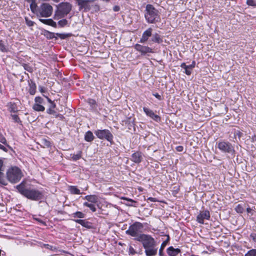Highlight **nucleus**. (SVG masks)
<instances>
[{"label": "nucleus", "instance_id": "1", "mask_svg": "<svg viewBox=\"0 0 256 256\" xmlns=\"http://www.w3.org/2000/svg\"><path fill=\"white\" fill-rule=\"evenodd\" d=\"M6 178L12 184L18 182L24 176L21 170L17 166H12L6 172Z\"/></svg>", "mask_w": 256, "mask_h": 256}, {"label": "nucleus", "instance_id": "2", "mask_svg": "<svg viewBox=\"0 0 256 256\" xmlns=\"http://www.w3.org/2000/svg\"><path fill=\"white\" fill-rule=\"evenodd\" d=\"M145 18L148 23L153 24L160 20L158 11L152 5L148 4L146 6Z\"/></svg>", "mask_w": 256, "mask_h": 256}, {"label": "nucleus", "instance_id": "3", "mask_svg": "<svg viewBox=\"0 0 256 256\" xmlns=\"http://www.w3.org/2000/svg\"><path fill=\"white\" fill-rule=\"evenodd\" d=\"M56 12V16L58 18H61L66 16L72 10V6L68 2H62L58 6Z\"/></svg>", "mask_w": 256, "mask_h": 256}, {"label": "nucleus", "instance_id": "4", "mask_svg": "<svg viewBox=\"0 0 256 256\" xmlns=\"http://www.w3.org/2000/svg\"><path fill=\"white\" fill-rule=\"evenodd\" d=\"M143 227V224L142 223L135 222L129 226L128 230L126 231V233L132 236L135 237V238H138L140 234L139 233L142 232Z\"/></svg>", "mask_w": 256, "mask_h": 256}, {"label": "nucleus", "instance_id": "5", "mask_svg": "<svg viewBox=\"0 0 256 256\" xmlns=\"http://www.w3.org/2000/svg\"><path fill=\"white\" fill-rule=\"evenodd\" d=\"M134 240L142 242L144 248H146L154 245L156 242L151 236L144 234H140L138 238H134Z\"/></svg>", "mask_w": 256, "mask_h": 256}, {"label": "nucleus", "instance_id": "6", "mask_svg": "<svg viewBox=\"0 0 256 256\" xmlns=\"http://www.w3.org/2000/svg\"><path fill=\"white\" fill-rule=\"evenodd\" d=\"M52 12V7L46 3L42 4L38 8L36 16L38 17H49Z\"/></svg>", "mask_w": 256, "mask_h": 256}, {"label": "nucleus", "instance_id": "7", "mask_svg": "<svg viewBox=\"0 0 256 256\" xmlns=\"http://www.w3.org/2000/svg\"><path fill=\"white\" fill-rule=\"evenodd\" d=\"M43 192L36 189L29 188L25 197L32 200H38L43 198Z\"/></svg>", "mask_w": 256, "mask_h": 256}, {"label": "nucleus", "instance_id": "8", "mask_svg": "<svg viewBox=\"0 0 256 256\" xmlns=\"http://www.w3.org/2000/svg\"><path fill=\"white\" fill-rule=\"evenodd\" d=\"M94 134L101 140L105 139L110 142H112L113 140V136L108 130H98L94 132Z\"/></svg>", "mask_w": 256, "mask_h": 256}, {"label": "nucleus", "instance_id": "9", "mask_svg": "<svg viewBox=\"0 0 256 256\" xmlns=\"http://www.w3.org/2000/svg\"><path fill=\"white\" fill-rule=\"evenodd\" d=\"M218 148L220 150L224 152L232 153L234 152V149L232 145L228 142L222 141L218 144Z\"/></svg>", "mask_w": 256, "mask_h": 256}, {"label": "nucleus", "instance_id": "10", "mask_svg": "<svg viewBox=\"0 0 256 256\" xmlns=\"http://www.w3.org/2000/svg\"><path fill=\"white\" fill-rule=\"evenodd\" d=\"M134 48L140 52L142 56L148 55L149 53H152L153 51L152 48L148 46H144L140 44H136L134 46Z\"/></svg>", "mask_w": 256, "mask_h": 256}, {"label": "nucleus", "instance_id": "11", "mask_svg": "<svg viewBox=\"0 0 256 256\" xmlns=\"http://www.w3.org/2000/svg\"><path fill=\"white\" fill-rule=\"evenodd\" d=\"M157 243H155L154 245L148 246L144 249V252L146 256H154L158 252V248L157 247Z\"/></svg>", "mask_w": 256, "mask_h": 256}, {"label": "nucleus", "instance_id": "12", "mask_svg": "<svg viewBox=\"0 0 256 256\" xmlns=\"http://www.w3.org/2000/svg\"><path fill=\"white\" fill-rule=\"evenodd\" d=\"M210 218V212L208 210L201 212L196 217V220L200 224H203L204 220H209Z\"/></svg>", "mask_w": 256, "mask_h": 256}, {"label": "nucleus", "instance_id": "13", "mask_svg": "<svg viewBox=\"0 0 256 256\" xmlns=\"http://www.w3.org/2000/svg\"><path fill=\"white\" fill-rule=\"evenodd\" d=\"M143 154L140 151H137L132 154L130 160L132 162H134V163L140 164L142 162L143 160Z\"/></svg>", "mask_w": 256, "mask_h": 256}, {"label": "nucleus", "instance_id": "14", "mask_svg": "<svg viewBox=\"0 0 256 256\" xmlns=\"http://www.w3.org/2000/svg\"><path fill=\"white\" fill-rule=\"evenodd\" d=\"M46 98H47L48 102L50 104L49 108L46 110L47 113L50 114H54L56 116V117H58L60 116H61V117H62V116L59 114H57L56 112L54 110L56 106V104L54 102H52L48 97H46Z\"/></svg>", "mask_w": 256, "mask_h": 256}, {"label": "nucleus", "instance_id": "15", "mask_svg": "<svg viewBox=\"0 0 256 256\" xmlns=\"http://www.w3.org/2000/svg\"><path fill=\"white\" fill-rule=\"evenodd\" d=\"M152 29L150 28L146 30L143 32L140 42L141 43L146 42L148 40L149 38L152 36Z\"/></svg>", "mask_w": 256, "mask_h": 256}, {"label": "nucleus", "instance_id": "16", "mask_svg": "<svg viewBox=\"0 0 256 256\" xmlns=\"http://www.w3.org/2000/svg\"><path fill=\"white\" fill-rule=\"evenodd\" d=\"M143 110L148 116H150L155 121L158 122L160 120V117L158 115L156 114L152 110L146 107H144Z\"/></svg>", "mask_w": 256, "mask_h": 256}, {"label": "nucleus", "instance_id": "17", "mask_svg": "<svg viewBox=\"0 0 256 256\" xmlns=\"http://www.w3.org/2000/svg\"><path fill=\"white\" fill-rule=\"evenodd\" d=\"M25 184V181L23 180L16 186V188L18 190V192L24 196L26 194L27 191L28 190V189L26 188Z\"/></svg>", "mask_w": 256, "mask_h": 256}, {"label": "nucleus", "instance_id": "18", "mask_svg": "<svg viewBox=\"0 0 256 256\" xmlns=\"http://www.w3.org/2000/svg\"><path fill=\"white\" fill-rule=\"evenodd\" d=\"M180 252V250L179 248H174L172 246L167 248V253L170 256H176Z\"/></svg>", "mask_w": 256, "mask_h": 256}, {"label": "nucleus", "instance_id": "19", "mask_svg": "<svg viewBox=\"0 0 256 256\" xmlns=\"http://www.w3.org/2000/svg\"><path fill=\"white\" fill-rule=\"evenodd\" d=\"M83 198L86 200L87 202H88L96 204L98 202V197L96 195H87Z\"/></svg>", "mask_w": 256, "mask_h": 256}, {"label": "nucleus", "instance_id": "20", "mask_svg": "<svg viewBox=\"0 0 256 256\" xmlns=\"http://www.w3.org/2000/svg\"><path fill=\"white\" fill-rule=\"evenodd\" d=\"M39 20L42 23L50 26L52 27L56 28V24L55 22H54L52 19H42L40 18Z\"/></svg>", "mask_w": 256, "mask_h": 256}, {"label": "nucleus", "instance_id": "21", "mask_svg": "<svg viewBox=\"0 0 256 256\" xmlns=\"http://www.w3.org/2000/svg\"><path fill=\"white\" fill-rule=\"evenodd\" d=\"M74 222L78 224H80L84 227L86 228H90V223L88 222V221H86L85 220H80V219H77L74 220Z\"/></svg>", "mask_w": 256, "mask_h": 256}, {"label": "nucleus", "instance_id": "22", "mask_svg": "<svg viewBox=\"0 0 256 256\" xmlns=\"http://www.w3.org/2000/svg\"><path fill=\"white\" fill-rule=\"evenodd\" d=\"M29 90L28 92L31 95H34L36 92V84L32 80H30V82H29Z\"/></svg>", "mask_w": 256, "mask_h": 256}, {"label": "nucleus", "instance_id": "23", "mask_svg": "<svg viewBox=\"0 0 256 256\" xmlns=\"http://www.w3.org/2000/svg\"><path fill=\"white\" fill-rule=\"evenodd\" d=\"M94 139V136L92 132L90 130L88 131L84 135L85 140L88 142H90L92 141Z\"/></svg>", "mask_w": 256, "mask_h": 256}, {"label": "nucleus", "instance_id": "24", "mask_svg": "<svg viewBox=\"0 0 256 256\" xmlns=\"http://www.w3.org/2000/svg\"><path fill=\"white\" fill-rule=\"evenodd\" d=\"M152 42L160 44L162 42V40L160 38V36L158 34L155 33L152 35Z\"/></svg>", "mask_w": 256, "mask_h": 256}, {"label": "nucleus", "instance_id": "25", "mask_svg": "<svg viewBox=\"0 0 256 256\" xmlns=\"http://www.w3.org/2000/svg\"><path fill=\"white\" fill-rule=\"evenodd\" d=\"M83 206L89 208L92 212H95L96 210V208L94 204V203L86 202H84Z\"/></svg>", "mask_w": 256, "mask_h": 256}, {"label": "nucleus", "instance_id": "26", "mask_svg": "<svg viewBox=\"0 0 256 256\" xmlns=\"http://www.w3.org/2000/svg\"><path fill=\"white\" fill-rule=\"evenodd\" d=\"M32 108L37 112H44L45 110L44 107L41 104H34L32 106Z\"/></svg>", "mask_w": 256, "mask_h": 256}, {"label": "nucleus", "instance_id": "27", "mask_svg": "<svg viewBox=\"0 0 256 256\" xmlns=\"http://www.w3.org/2000/svg\"><path fill=\"white\" fill-rule=\"evenodd\" d=\"M76 1L80 9L85 8L87 4L90 2L89 0H76Z\"/></svg>", "mask_w": 256, "mask_h": 256}, {"label": "nucleus", "instance_id": "28", "mask_svg": "<svg viewBox=\"0 0 256 256\" xmlns=\"http://www.w3.org/2000/svg\"><path fill=\"white\" fill-rule=\"evenodd\" d=\"M169 240V237L168 236L167 240H164L162 242V243L161 244L160 248L159 250V255L160 256H162V251L164 249V248L165 246L167 244V243L168 242Z\"/></svg>", "mask_w": 256, "mask_h": 256}, {"label": "nucleus", "instance_id": "29", "mask_svg": "<svg viewBox=\"0 0 256 256\" xmlns=\"http://www.w3.org/2000/svg\"><path fill=\"white\" fill-rule=\"evenodd\" d=\"M69 190L72 194H80V190L78 189L76 186H70Z\"/></svg>", "mask_w": 256, "mask_h": 256}, {"label": "nucleus", "instance_id": "30", "mask_svg": "<svg viewBox=\"0 0 256 256\" xmlns=\"http://www.w3.org/2000/svg\"><path fill=\"white\" fill-rule=\"evenodd\" d=\"M0 51L3 52H6L8 51V48L4 44L2 40H0Z\"/></svg>", "mask_w": 256, "mask_h": 256}, {"label": "nucleus", "instance_id": "31", "mask_svg": "<svg viewBox=\"0 0 256 256\" xmlns=\"http://www.w3.org/2000/svg\"><path fill=\"white\" fill-rule=\"evenodd\" d=\"M30 8L32 12L35 13L36 14V12L38 11V8H37L36 4L35 1L30 2Z\"/></svg>", "mask_w": 256, "mask_h": 256}, {"label": "nucleus", "instance_id": "32", "mask_svg": "<svg viewBox=\"0 0 256 256\" xmlns=\"http://www.w3.org/2000/svg\"><path fill=\"white\" fill-rule=\"evenodd\" d=\"M72 216L74 218H82L85 217V214L81 212H76L72 214Z\"/></svg>", "mask_w": 256, "mask_h": 256}, {"label": "nucleus", "instance_id": "33", "mask_svg": "<svg viewBox=\"0 0 256 256\" xmlns=\"http://www.w3.org/2000/svg\"><path fill=\"white\" fill-rule=\"evenodd\" d=\"M72 156V159L74 160H77L80 159L82 157V152L79 151L76 154H71Z\"/></svg>", "mask_w": 256, "mask_h": 256}, {"label": "nucleus", "instance_id": "34", "mask_svg": "<svg viewBox=\"0 0 256 256\" xmlns=\"http://www.w3.org/2000/svg\"><path fill=\"white\" fill-rule=\"evenodd\" d=\"M244 256H256V249H252L248 250Z\"/></svg>", "mask_w": 256, "mask_h": 256}, {"label": "nucleus", "instance_id": "35", "mask_svg": "<svg viewBox=\"0 0 256 256\" xmlns=\"http://www.w3.org/2000/svg\"><path fill=\"white\" fill-rule=\"evenodd\" d=\"M4 171H0V184L3 185H6L7 183L4 178Z\"/></svg>", "mask_w": 256, "mask_h": 256}, {"label": "nucleus", "instance_id": "36", "mask_svg": "<svg viewBox=\"0 0 256 256\" xmlns=\"http://www.w3.org/2000/svg\"><path fill=\"white\" fill-rule=\"evenodd\" d=\"M9 110L10 112H16L18 110L14 104L10 103Z\"/></svg>", "mask_w": 256, "mask_h": 256}, {"label": "nucleus", "instance_id": "37", "mask_svg": "<svg viewBox=\"0 0 256 256\" xmlns=\"http://www.w3.org/2000/svg\"><path fill=\"white\" fill-rule=\"evenodd\" d=\"M68 23V20L66 19H62L58 22V24L61 27H64L67 25Z\"/></svg>", "mask_w": 256, "mask_h": 256}, {"label": "nucleus", "instance_id": "38", "mask_svg": "<svg viewBox=\"0 0 256 256\" xmlns=\"http://www.w3.org/2000/svg\"><path fill=\"white\" fill-rule=\"evenodd\" d=\"M42 143L47 148H50L52 146L50 142L46 139L42 140Z\"/></svg>", "mask_w": 256, "mask_h": 256}, {"label": "nucleus", "instance_id": "39", "mask_svg": "<svg viewBox=\"0 0 256 256\" xmlns=\"http://www.w3.org/2000/svg\"><path fill=\"white\" fill-rule=\"evenodd\" d=\"M35 104H41L43 102V99L40 96H36L34 98Z\"/></svg>", "mask_w": 256, "mask_h": 256}, {"label": "nucleus", "instance_id": "40", "mask_svg": "<svg viewBox=\"0 0 256 256\" xmlns=\"http://www.w3.org/2000/svg\"><path fill=\"white\" fill-rule=\"evenodd\" d=\"M0 142L4 144L6 146H8V145L7 144L6 140V138L2 134H0Z\"/></svg>", "mask_w": 256, "mask_h": 256}, {"label": "nucleus", "instance_id": "41", "mask_svg": "<svg viewBox=\"0 0 256 256\" xmlns=\"http://www.w3.org/2000/svg\"><path fill=\"white\" fill-rule=\"evenodd\" d=\"M236 210L238 213H242L244 211V208L240 204H238L236 208Z\"/></svg>", "mask_w": 256, "mask_h": 256}, {"label": "nucleus", "instance_id": "42", "mask_svg": "<svg viewBox=\"0 0 256 256\" xmlns=\"http://www.w3.org/2000/svg\"><path fill=\"white\" fill-rule=\"evenodd\" d=\"M25 20H26V24L28 26H31L34 25V22L29 20L28 18H25Z\"/></svg>", "mask_w": 256, "mask_h": 256}, {"label": "nucleus", "instance_id": "43", "mask_svg": "<svg viewBox=\"0 0 256 256\" xmlns=\"http://www.w3.org/2000/svg\"><path fill=\"white\" fill-rule=\"evenodd\" d=\"M128 253L130 254L134 255L136 252L135 250L132 246H130L128 248Z\"/></svg>", "mask_w": 256, "mask_h": 256}, {"label": "nucleus", "instance_id": "44", "mask_svg": "<svg viewBox=\"0 0 256 256\" xmlns=\"http://www.w3.org/2000/svg\"><path fill=\"white\" fill-rule=\"evenodd\" d=\"M12 120L16 122H20V119L18 118V116L16 114L12 115Z\"/></svg>", "mask_w": 256, "mask_h": 256}, {"label": "nucleus", "instance_id": "45", "mask_svg": "<svg viewBox=\"0 0 256 256\" xmlns=\"http://www.w3.org/2000/svg\"><path fill=\"white\" fill-rule=\"evenodd\" d=\"M246 4L251 6H254L256 5V2L254 0H247Z\"/></svg>", "mask_w": 256, "mask_h": 256}, {"label": "nucleus", "instance_id": "46", "mask_svg": "<svg viewBox=\"0 0 256 256\" xmlns=\"http://www.w3.org/2000/svg\"><path fill=\"white\" fill-rule=\"evenodd\" d=\"M250 238L254 242H256V233H252L250 234Z\"/></svg>", "mask_w": 256, "mask_h": 256}, {"label": "nucleus", "instance_id": "47", "mask_svg": "<svg viewBox=\"0 0 256 256\" xmlns=\"http://www.w3.org/2000/svg\"><path fill=\"white\" fill-rule=\"evenodd\" d=\"M184 73L188 76H190L192 74V70L190 68H186L184 69Z\"/></svg>", "mask_w": 256, "mask_h": 256}, {"label": "nucleus", "instance_id": "48", "mask_svg": "<svg viewBox=\"0 0 256 256\" xmlns=\"http://www.w3.org/2000/svg\"><path fill=\"white\" fill-rule=\"evenodd\" d=\"M196 65V62L194 61H193L190 65L188 66V68H190V69L192 70L194 68Z\"/></svg>", "mask_w": 256, "mask_h": 256}, {"label": "nucleus", "instance_id": "49", "mask_svg": "<svg viewBox=\"0 0 256 256\" xmlns=\"http://www.w3.org/2000/svg\"><path fill=\"white\" fill-rule=\"evenodd\" d=\"M38 88L40 92L42 94L44 93L46 91V88L43 86H39Z\"/></svg>", "mask_w": 256, "mask_h": 256}, {"label": "nucleus", "instance_id": "50", "mask_svg": "<svg viewBox=\"0 0 256 256\" xmlns=\"http://www.w3.org/2000/svg\"><path fill=\"white\" fill-rule=\"evenodd\" d=\"M153 96H154L156 98H158L159 100H162L161 96L158 93L153 94Z\"/></svg>", "mask_w": 256, "mask_h": 256}, {"label": "nucleus", "instance_id": "51", "mask_svg": "<svg viewBox=\"0 0 256 256\" xmlns=\"http://www.w3.org/2000/svg\"><path fill=\"white\" fill-rule=\"evenodd\" d=\"M0 171H4L3 161L2 160H0Z\"/></svg>", "mask_w": 256, "mask_h": 256}, {"label": "nucleus", "instance_id": "52", "mask_svg": "<svg viewBox=\"0 0 256 256\" xmlns=\"http://www.w3.org/2000/svg\"><path fill=\"white\" fill-rule=\"evenodd\" d=\"M113 10L114 12H118L120 10V7L118 6H115L113 8Z\"/></svg>", "mask_w": 256, "mask_h": 256}, {"label": "nucleus", "instance_id": "53", "mask_svg": "<svg viewBox=\"0 0 256 256\" xmlns=\"http://www.w3.org/2000/svg\"><path fill=\"white\" fill-rule=\"evenodd\" d=\"M58 36L61 38H66V34H57Z\"/></svg>", "mask_w": 256, "mask_h": 256}, {"label": "nucleus", "instance_id": "54", "mask_svg": "<svg viewBox=\"0 0 256 256\" xmlns=\"http://www.w3.org/2000/svg\"><path fill=\"white\" fill-rule=\"evenodd\" d=\"M176 150L178 152H182L183 150V147L182 146H178L176 148Z\"/></svg>", "mask_w": 256, "mask_h": 256}, {"label": "nucleus", "instance_id": "55", "mask_svg": "<svg viewBox=\"0 0 256 256\" xmlns=\"http://www.w3.org/2000/svg\"><path fill=\"white\" fill-rule=\"evenodd\" d=\"M0 149L2 150L4 152H7L8 151L7 148L5 146H4L2 145L1 144H0Z\"/></svg>", "mask_w": 256, "mask_h": 256}, {"label": "nucleus", "instance_id": "56", "mask_svg": "<svg viewBox=\"0 0 256 256\" xmlns=\"http://www.w3.org/2000/svg\"><path fill=\"white\" fill-rule=\"evenodd\" d=\"M181 68H182L184 69H185L186 68H188V66L186 65V64L184 62H183L180 65Z\"/></svg>", "mask_w": 256, "mask_h": 256}, {"label": "nucleus", "instance_id": "57", "mask_svg": "<svg viewBox=\"0 0 256 256\" xmlns=\"http://www.w3.org/2000/svg\"><path fill=\"white\" fill-rule=\"evenodd\" d=\"M148 200H150L151 202H156L155 198H148Z\"/></svg>", "mask_w": 256, "mask_h": 256}, {"label": "nucleus", "instance_id": "58", "mask_svg": "<svg viewBox=\"0 0 256 256\" xmlns=\"http://www.w3.org/2000/svg\"><path fill=\"white\" fill-rule=\"evenodd\" d=\"M26 0L30 3L35 1V0Z\"/></svg>", "mask_w": 256, "mask_h": 256}, {"label": "nucleus", "instance_id": "59", "mask_svg": "<svg viewBox=\"0 0 256 256\" xmlns=\"http://www.w3.org/2000/svg\"><path fill=\"white\" fill-rule=\"evenodd\" d=\"M129 201L131 202H134L133 200H131V199H130V200H128Z\"/></svg>", "mask_w": 256, "mask_h": 256}, {"label": "nucleus", "instance_id": "60", "mask_svg": "<svg viewBox=\"0 0 256 256\" xmlns=\"http://www.w3.org/2000/svg\"><path fill=\"white\" fill-rule=\"evenodd\" d=\"M250 210V208H247V211H248V212H249Z\"/></svg>", "mask_w": 256, "mask_h": 256}, {"label": "nucleus", "instance_id": "61", "mask_svg": "<svg viewBox=\"0 0 256 256\" xmlns=\"http://www.w3.org/2000/svg\"><path fill=\"white\" fill-rule=\"evenodd\" d=\"M55 2H58L60 0H53Z\"/></svg>", "mask_w": 256, "mask_h": 256}, {"label": "nucleus", "instance_id": "62", "mask_svg": "<svg viewBox=\"0 0 256 256\" xmlns=\"http://www.w3.org/2000/svg\"><path fill=\"white\" fill-rule=\"evenodd\" d=\"M50 35L54 34L52 33H50Z\"/></svg>", "mask_w": 256, "mask_h": 256}, {"label": "nucleus", "instance_id": "63", "mask_svg": "<svg viewBox=\"0 0 256 256\" xmlns=\"http://www.w3.org/2000/svg\"><path fill=\"white\" fill-rule=\"evenodd\" d=\"M43 96H44V97H46V96H44V94H43Z\"/></svg>", "mask_w": 256, "mask_h": 256}, {"label": "nucleus", "instance_id": "64", "mask_svg": "<svg viewBox=\"0 0 256 256\" xmlns=\"http://www.w3.org/2000/svg\"><path fill=\"white\" fill-rule=\"evenodd\" d=\"M43 96H44V97H46V96H44V94H43Z\"/></svg>", "mask_w": 256, "mask_h": 256}]
</instances>
